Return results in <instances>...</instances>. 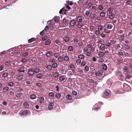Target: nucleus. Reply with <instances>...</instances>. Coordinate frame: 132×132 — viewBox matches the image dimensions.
<instances>
[{
	"mask_svg": "<svg viewBox=\"0 0 132 132\" xmlns=\"http://www.w3.org/2000/svg\"><path fill=\"white\" fill-rule=\"evenodd\" d=\"M123 87L126 90L129 92L131 90V89L129 86L126 84L123 85Z\"/></svg>",
	"mask_w": 132,
	"mask_h": 132,
	"instance_id": "1",
	"label": "nucleus"
},
{
	"mask_svg": "<svg viewBox=\"0 0 132 132\" xmlns=\"http://www.w3.org/2000/svg\"><path fill=\"white\" fill-rule=\"evenodd\" d=\"M34 73V71L32 69H29L28 71V74L30 76H33Z\"/></svg>",
	"mask_w": 132,
	"mask_h": 132,
	"instance_id": "2",
	"label": "nucleus"
},
{
	"mask_svg": "<svg viewBox=\"0 0 132 132\" xmlns=\"http://www.w3.org/2000/svg\"><path fill=\"white\" fill-rule=\"evenodd\" d=\"M103 71L102 70H100L97 71L95 73V75L97 76H101L103 73Z\"/></svg>",
	"mask_w": 132,
	"mask_h": 132,
	"instance_id": "3",
	"label": "nucleus"
},
{
	"mask_svg": "<svg viewBox=\"0 0 132 132\" xmlns=\"http://www.w3.org/2000/svg\"><path fill=\"white\" fill-rule=\"evenodd\" d=\"M76 20L74 19H73L70 21L69 23V25L71 26H73L76 24Z\"/></svg>",
	"mask_w": 132,
	"mask_h": 132,
	"instance_id": "4",
	"label": "nucleus"
},
{
	"mask_svg": "<svg viewBox=\"0 0 132 132\" xmlns=\"http://www.w3.org/2000/svg\"><path fill=\"white\" fill-rule=\"evenodd\" d=\"M84 17L81 16H78L76 17V20L77 22H82Z\"/></svg>",
	"mask_w": 132,
	"mask_h": 132,
	"instance_id": "5",
	"label": "nucleus"
},
{
	"mask_svg": "<svg viewBox=\"0 0 132 132\" xmlns=\"http://www.w3.org/2000/svg\"><path fill=\"white\" fill-rule=\"evenodd\" d=\"M68 20L65 18H64L63 19L62 24L64 25L65 26H66L68 24Z\"/></svg>",
	"mask_w": 132,
	"mask_h": 132,
	"instance_id": "6",
	"label": "nucleus"
},
{
	"mask_svg": "<svg viewBox=\"0 0 132 132\" xmlns=\"http://www.w3.org/2000/svg\"><path fill=\"white\" fill-rule=\"evenodd\" d=\"M115 75L119 77H121L122 76V75L120 71H116L115 72Z\"/></svg>",
	"mask_w": 132,
	"mask_h": 132,
	"instance_id": "7",
	"label": "nucleus"
},
{
	"mask_svg": "<svg viewBox=\"0 0 132 132\" xmlns=\"http://www.w3.org/2000/svg\"><path fill=\"white\" fill-rule=\"evenodd\" d=\"M29 112L26 110L22 111L20 113V114L21 115L26 116L28 114Z\"/></svg>",
	"mask_w": 132,
	"mask_h": 132,
	"instance_id": "8",
	"label": "nucleus"
},
{
	"mask_svg": "<svg viewBox=\"0 0 132 132\" xmlns=\"http://www.w3.org/2000/svg\"><path fill=\"white\" fill-rule=\"evenodd\" d=\"M39 101L40 104H42L44 103V98L43 96L40 97L39 98Z\"/></svg>",
	"mask_w": 132,
	"mask_h": 132,
	"instance_id": "9",
	"label": "nucleus"
},
{
	"mask_svg": "<svg viewBox=\"0 0 132 132\" xmlns=\"http://www.w3.org/2000/svg\"><path fill=\"white\" fill-rule=\"evenodd\" d=\"M54 106V104L52 102H51L49 103L48 106V109L51 110L53 109Z\"/></svg>",
	"mask_w": 132,
	"mask_h": 132,
	"instance_id": "10",
	"label": "nucleus"
},
{
	"mask_svg": "<svg viewBox=\"0 0 132 132\" xmlns=\"http://www.w3.org/2000/svg\"><path fill=\"white\" fill-rule=\"evenodd\" d=\"M53 54V53L51 51H48L46 52V56L47 57H50Z\"/></svg>",
	"mask_w": 132,
	"mask_h": 132,
	"instance_id": "11",
	"label": "nucleus"
},
{
	"mask_svg": "<svg viewBox=\"0 0 132 132\" xmlns=\"http://www.w3.org/2000/svg\"><path fill=\"white\" fill-rule=\"evenodd\" d=\"M77 26L79 28H81L83 26V24L82 22H77Z\"/></svg>",
	"mask_w": 132,
	"mask_h": 132,
	"instance_id": "12",
	"label": "nucleus"
},
{
	"mask_svg": "<svg viewBox=\"0 0 132 132\" xmlns=\"http://www.w3.org/2000/svg\"><path fill=\"white\" fill-rule=\"evenodd\" d=\"M95 14L94 13L91 12L90 14L89 17L92 20H94Z\"/></svg>",
	"mask_w": 132,
	"mask_h": 132,
	"instance_id": "13",
	"label": "nucleus"
},
{
	"mask_svg": "<svg viewBox=\"0 0 132 132\" xmlns=\"http://www.w3.org/2000/svg\"><path fill=\"white\" fill-rule=\"evenodd\" d=\"M36 38L34 37H33L31 39H29L28 40V43H31L35 41L36 40Z\"/></svg>",
	"mask_w": 132,
	"mask_h": 132,
	"instance_id": "14",
	"label": "nucleus"
},
{
	"mask_svg": "<svg viewBox=\"0 0 132 132\" xmlns=\"http://www.w3.org/2000/svg\"><path fill=\"white\" fill-rule=\"evenodd\" d=\"M123 69L124 71V72L125 74L127 73L129 71L128 70L126 67H124L123 68Z\"/></svg>",
	"mask_w": 132,
	"mask_h": 132,
	"instance_id": "15",
	"label": "nucleus"
},
{
	"mask_svg": "<svg viewBox=\"0 0 132 132\" xmlns=\"http://www.w3.org/2000/svg\"><path fill=\"white\" fill-rule=\"evenodd\" d=\"M23 106L25 108H27L29 107V104L27 102H24L23 104Z\"/></svg>",
	"mask_w": 132,
	"mask_h": 132,
	"instance_id": "16",
	"label": "nucleus"
},
{
	"mask_svg": "<svg viewBox=\"0 0 132 132\" xmlns=\"http://www.w3.org/2000/svg\"><path fill=\"white\" fill-rule=\"evenodd\" d=\"M109 95V93L107 91H104L103 93V96L105 98L106 97L105 96H108Z\"/></svg>",
	"mask_w": 132,
	"mask_h": 132,
	"instance_id": "17",
	"label": "nucleus"
},
{
	"mask_svg": "<svg viewBox=\"0 0 132 132\" xmlns=\"http://www.w3.org/2000/svg\"><path fill=\"white\" fill-rule=\"evenodd\" d=\"M66 11V10L65 9H64L63 8L61 9L59 12V13L60 14H63V13H65Z\"/></svg>",
	"mask_w": 132,
	"mask_h": 132,
	"instance_id": "18",
	"label": "nucleus"
},
{
	"mask_svg": "<svg viewBox=\"0 0 132 132\" xmlns=\"http://www.w3.org/2000/svg\"><path fill=\"white\" fill-rule=\"evenodd\" d=\"M105 14L104 12L102 11L100 13V15L101 17L104 18L105 16Z\"/></svg>",
	"mask_w": 132,
	"mask_h": 132,
	"instance_id": "19",
	"label": "nucleus"
},
{
	"mask_svg": "<svg viewBox=\"0 0 132 132\" xmlns=\"http://www.w3.org/2000/svg\"><path fill=\"white\" fill-rule=\"evenodd\" d=\"M37 97L36 96L35 94H32L30 95L29 98L33 100L35 99Z\"/></svg>",
	"mask_w": 132,
	"mask_h": 132,
	"instance_id": "20",
	"label": "nucleus"
},
{
	"mask_svg": "<svg viewBox=\"0 0 132 132\" xmlns=\"http://www.w3.org/2000/svg\"><path fill=\"white\" fill-rule=\"evenodd\" d=\"M98 55L100 57H103L104 56V53L102 52H100L98 53Z\"/></svg>",
	"mask_w": 132,
	"mask_h": 132,
	"instance_id": "21",
	"label": "nucleus"
},
{
	"mask_svg": "<svg viewBox=\"0 0 132 132\" xmlns=\"http://www.w3.org/2000/svg\"><path fill=\"white\" fill-rule=\"evenodd\" d=\"M102 67L103 69L104 70H106L107 69V65L105 64H104L102 65Z\"/></svg>",
	"mask_w": 132,
	"mask_h": 132,
	"instance_id": "22",
	"label": "nucleus"
},
{
	"mask_svg": "<svg viewBox=\"0 0 132 132\" xmlns=\"http://www.w3.org/2000/svg\"><path fill=\"white\" fill-rule=\"evenodd\" d=\"M59 73L58 72H55L53 75V77L54 78H56L59 76Z\"/></svg>",
	"mask_w": 132,
	"mask_h": 132,
	"instance_id": "23",
	"label": "nucleus"
},
{
	"mask_svg": "<svg viewBox=\"0 0 132 132\" xmlns=\"http://www.w3.org/2000/svg\"><path fill=\"white\" fill-rule=\"evenodd\" d=\"M51 43V40L49 39H48L45 43V44L46 45H50Z\"/></svg>",
	"mask_w": 132,
	"mask_h": 132,
	"instance_id": "24",
	"label": "nucleus"
},
{
	"mask_svg": "<svg viewBox=\"0 0 132 132\" xmlns=\"http://www.w3.org/2000/svg\"><path fill=\"white\" fill-rule=\"evenodd\" d=\"M122 47L126 49H129L130 48V46L124 44L123 46H122Z\"/></svg>",
	"mask_w": 132,
	"mask_h": 132,
	"instance_id": "25",
	"label": "nucleus"
},
{
	"mask_svg": "<svg viewBox=\"0 0 132 132\" xmlns=\"http://www.w3.org/2000/svg\"><path fill=\"white\" fill-rule=\"evenodd\" d=\"M66 97L68 100H71L72 99L71 96L69 94H68L66 96Z\"/></svg>",
	"mask_w": 132,
	"mask_h": 132,
	"instance_id": "26",
	"label": "nucleus"
},
{
	"mask_svg": "<svg viewBox=\"0 0 132 132\" xmlns=\"http://www.w3.org/2000/svg\"><path fill=\"white\" fill-rule=\"evenodd\" d=\"M113 9L111 7H109L108 10V11L109 14L111 13L112 12Z\"/></svg>",
	"mask_w": 132,
	"mask_h": 132,
	"instance_id": "27",
	"label": "nucleus"
},
{
	"mask_svg": "<svg viewBox=\"0 0 132 132\" xmlns=\"http://www.w3.org/2000/svg\"><path fill=\"white\" fill-rule=\"evenodd\" d=\"M63 39L65 41L67 42L69 40V38L68 36H65L64 37Z\"/></svg>",
	"mask_w": 132,
	"mask_h": 132,
	"instance_id": "28",
	"label": "nucleus"
},
{
	"mask_svg": "<svg viewBox=\"0 0 132 132\" xmlns=\"http://www.w3.org/2000/svg\"><path fill=\"white\" fill-rule=\"evenodd\" d=\"M43 76V75L41 73H39L38 74L36 75V77L39 79H40L42 78Z\"/></svg>",
	"mask_w": 132,
	"mask_h": 132,
	"instance_id": "29",
	"label": "nucleus"
},
{
	"mask_svg": "<svg viewBox=\"0 0 132 132\" xmlns=\"http://www.w3.org/2000/svg\"><path fill=\"white\" fill-rule=\"evenodd\" d=\"M56 97L57 98H59L61 96V94L60 93H57L55 95Z\"/></svg>",
	"mask_w": 132,
	"mask_h": 132,
	"instance_id": "30",
	"label": "nucleus"
},
{
	"mask_svg": "<svg viewBox=\"0 0 132 132\" xmlns=\"http://www.w3.org/2000/svg\"><path fill=\"white\" fill-rule=\"evenodd\" d=\"M113 27V25L111 24H108L106 25V28L107 29H111Z\"/></svg>",
	"mask_w": 132,
	"mask_h": 132,
	"instance_id": "31",
	"label": "nucleus"
},
{
	"mask_svg": "<svg viewBox=\"0 0 132 132\" xmlns=\"http://www.w3.org/2000/svg\"><path fill=\"white\" fill-rule=\"evenodd\" d=\"M23 76L22 75H19L17 79L19 80H21L23 79Z\"/></svg>",
	"mask_w": 132,
	"mask_h": 132,
	"instance_id": "32",
	"label": "nucleus"
},
{
	"mask_svg": "<svg viewBox=\"0 0 132 132\" xmlns=\"http://www.w3.org/2000/svg\"><path fill=\"white\" fill-rule=\"evenodd\" d=\"M81 62V60L80 59H78L76 61V62L77 65H80Z\"/></svg>",
	"mask_w": 132,
	"mask_h": 132,
	"instance_id": "33",
	"label": "nucleus"
},
{
	"mask_svg": "<svg viewBox=\"0 0 132 132\" xmlns=\"http://www.w3.org/2000/svg\"><path fill=\"white\" fill-rule=\"evenodd\" d=\"M26 83L27 84H30L31 83V79H26Z\"/></svg>",
	"mask_w": 132,
	"mask_h": 132,
	"instance_id": "34",
	"label": "nucleus"
},
{
	"mask_svg": "<svg viewBox=\"0 0 132 132\" xmlns=\"http://www.w3.org/2000/svg\"><path fill=\"white\" fill-rule=\"evenodd\" d=\"M54 42L56 44H57L58 45H60L61 44V43L60 42V41L58 39H56L54 41Z\"/></svg>",
	"mask_w": 132,
	"mask_h": 132,
	"instance_id": "35",
	"label": "nucleus"
},
{
	"mask_svg": "<svg viewBox=\"0 0 132 132\" xmlns=\"http://www.w3.org/2000/svg\"><path fill=\"white\" fill-rule=\"evenodd\" d=\"M59 62H62L63 60V58L62 56H59L58 59Z\"/></svg>",
	"mask_w": 132,
	"mask_h": 132,
	"instance_id": "36",
	"label": "nucleus"
},
{
	"mask_svg": "<svg viewBox=\"0 0 132 132\" xmlns=\"http://www.w3.org/2000/svg\"><path fill=\"white\" fill-rule=\"evenodd\" d=\"M73 47L72 46H71V45L69 46L68 47V50L70 51H72L73 50Z\"/></svg>",
	"mask_w": 132,
	"mask_h": 132,
	"instance_id": "37",
	"label": "nucleus"
},
{
	"mask_svg": "<svg viewBox=\"0 0 132 132\" xmlns=\"http://www.w3.org/2000/svg\"><path fill=\"white\" fill-rule=\"evenodd\" d=\"M130 52H131L130 51H128L127 52L125 53V56L127 57L131 56H130V54L129 53Z\"/></svg>",
	"mask_w": 132,
	"mask_h": 132,
	"instance_id": "38",
	"label": "nucleus"
},
{
	"mask_svg": "<svg viewBox=\"0 0 132 132\" xmlns=\"http://www.w3.org/2000/svg\"><path fill=\"white\" fill-rule=\"evenodd\" d=\"M69 59V57L67 56H65L64 57V60L65 61H68Z\"/></svg>",
	"mask_w": 132,
	"mask_h": 132,
	"instance_id": "39",
	"label": "nucleus"
},
{
	"mask_svg": "<svg viewBox=\"0 0 132 132\" xmlns=\"http://www.w3.org/2000/svg\"><path fill=\"white\" fill-rule=\"evenodd\" d=\"M100 48L102 50H104L105 49V46L103 44H102L100 46Z\"/></svg>",
	"mask_w": 132,
	"mask_h": 132,
	"instance_id": "40",
	"label": "nucleus"
},
{
	"mask_svg": "<svg viewBox=\"0 0 132 132\" xmlns=\"http://www.w3.org/2000/svg\"><path fill=\"white\" fill-rule=\"evenodd\" d=\"M84 57V55L83 54H80L78 55V58L81 59H83Z\"/></svg>",
	"mask_w": 132,
	"mask_h": 132,
	"instance_id": "41",
	"label": "nucleus"
},
{
	"mask_svg": "<svg viewBox=\"0 0 132 132\" xmlns=\"http://www.w3.org/2000/svg\"><path fill=\"white\" fill-rule=\"evenodd\" d=\"M9 89V88L8 87H4L3 89V91L4 92H6Z\"/></svg>",
	"mask_w": 132,
	"mask_h": 132,
	"instance_id": "42",
	"label": "nucleus"
},
{
	"mask_svg": "<svg viewBox=\"0 0 132 132\" xmlns=\"http://www.w3.org/2000/svg\"><path fill=\"white\" fill-rule=\"evenodd\" d=\"M48 95L50 96L53 97H54V93L51 92L49 93Z\"/></svg>",
	"mask_w": 132,
	"mask_h": 132,
	"instance_id": "43",
	"label": "nucleus"
},
{
	"mask_svg": "<svg viewBox=\"0 0 132 132\" xmlns=\"http://www.w3.org/2000/svg\"><path fill=\"white\" fill-rule=\"evenodd\" d=\"M55 60L52 57L49 60V61L51 62L54 63L55 62Z\"/></svg>",
	"mask_w": 132,
	"mask_h": 132,
	"instance_id": "44",
	"label": "nucleus"
},
{
	"mask_svg": "<svg viewBox=\"0 0 132 132\" xmlns=\"http://www.w3.org/2000/svg\"><path fill=\"white\" fill-rule=\"evenodd\" d=\"M59 80H60L61 81H64L65 79V78L64 76H61L59 77Z\"/></svg>",
	"mask_w": 132,
	"mask_h": 132,
	"instance_id": "45",
	"label": "nucleus"
},
{
	"mask_svg": "<svg viewBox=\"0 0 132 132\" xmlns=\"http://www.w3.org/2000/svg\"><path fill=\"white\" fill-rule=\"evenodd\" d=\"M102 29H103V27L102 25H100L98 26V30H99V31L101 30H102Z\"/></svg>",
	"mask_w": 132,
	"mask_h": 132,
	"instance_id": "46",
	"label": "nucleus"
},
{
	"mask_svg": "<svg viewBox=\"0 0 132 132\" xmlns=\"http://www.w3.org/2000/svg\"><path fill=\"white\" fill-rule=\"evenodd\" d=\"M58 17L55 16L54 17V21L55 22H57L59 21V20L58 19Z\"/></svg>",
	"mask_w": 132,
	"mask_h": 132,
	"instance_id": "47",
	"label": "nucleus"
},
{
	"mask_svg": "<svg viewBox=\"0 0 132 132\" xmlns=\"http://www.w3.org/2000/svg\"><path fill=\"white\" fill-rule=\"evenodd\" d=\"M116 43V41L114 40H113L112 39L111 40L110 44L111 45L115 44Z\"/></svg>",
	"mask_w": 132,
	"mask_h": 132,
	"instance_id": "48",
	"label": "nucleus"
},
{
	"mask_svg": "<svg viewBox=\"0 0 132 132\" xmlns=\"http://www.w3.org/2000/svg\"><path fill=\"white\" fill-rule=\"evenodd\" d=\"M60 54L57 52L56 53L54 54V56L55 58H57Z\"/></svg>",
	"mask_w": 132,
	"mask_h": 132,
	"instance_id": "49",
	"label": "nucleus"
},
{
	"mask_svg": "<svg viewBox=\"0 0 132 132\" xmlns=\"http://www.w3.org/2000/svg\"><path fill=\"white\" fill-rule=\"evenodd\" d=\"M57 66V64L56 63H54L52 65V67L53 68H56Z\"/></svg>",
	"mask_w": 132,
	"mask_h": 132,
	"instance_id": "50",
	"label": "nucleus"
},
{
	"mask_svg": "<svg viewBox=\"0 0 132 132\" xmlns=\"http://www.w3.org/2000/svg\"><path fill=\"white\" fill-rule=\"evenodd\" d=\"M103 7L102 5H98V8L100 10H102L103 9Z\"/></svg>",
	"mask_w": 132,
	"mask_h": 132,
	"instance_id": "51",
	"label": "nucleus"
},
{
	"mask_svg": "<svg viewBox=\"0 0 132 132\" xmlns=\"http://www.w3.org/2000/svg\"><path fill=\"white\" fill-rule=\"evenodd\" d=\"M39 69L38 68H35L34 70V72L35 73H38L39 71Z\"/></svg>",
	"mask_w": 132,
	"mask_h": 132,
	"instance_id": "52",
	"label": "nucleus"
},
{
	"mask_svg": "<svg viewBox=\"0 0 132 132\" xmlns=\"http://www.w3.org/2000/svg\"><path fill=\"white\" fill-rule=\"evenodd\" d=\"M114 16V13H112L109 15V17L110 19H112Z\"/></svg>",
	"mask_w": 132,
	"mask_h": 132,
	"instance_id": "53",
	"label": "nucleus"
},
{
	"mask_svg": "<svg viewBox=\"0 0 132 132\" xmlns=\"http://www.w3.org/2000/svg\"><path fill=\"white\" fill-rule=\"evenodd\" d=\"M28 55V52H26L24 53H23L22 55V56L24 57H25L27 55Z\"/></svg>",
	"mask_w": 132,
	"mask_h": 132,
	"instance_id": "54",
	"label": "nucleus"
},
{
	"mask_svg": "<svg viewBox=\"0 0 132 132\" xmlns=\"http://www.w3.org/2000/svg\"><path fill=\"white\" fill-rule=\"evenodd\" d=\"M100 32L99 30H97L95 32V34L97 35H98L100 34Z\"/></svg>",
	"mask_w": 132,
	"mask_h": 132,
	"instance_id": "55",
	"label": "nucleus"
},
{
	"mask_svg": "<svg viewBox=\"0 0 132 132\" xmlns=\"http://www.w3.org/2000/svg\"><path fill=\"white\" fill-rule=\"evenodd\" d=\"M8 75V73L7 72H4L2 76L3 77H6Z\"/></svg>",
	"mask_w": 132,
	"mask_h": 132,
	"instance_id": "56",
	"label": "nucleus"
},
{
	"mask_svg": "<svg viewBox=\"0 0 132 132\" xmlns=\"http://www.w3.org/2000/svg\"><path fill=\"white\" fill-rule=\"evenodd\" d=\"M8 85L9 86H12L13 85V83L12 82H10L8 83Z\"/></svg>",
	"mask_w": 132,
	"mask_h": 132,
	"instance_id": "57",
	"label": "nucleus"
},
{
	"mask_svg": "<svg viewBox=\"0 0 132 132\" xmlns=\"http://www.w3.org/2000/svg\"><path fill=\"white\" fill-rule=\"evenodd\" d=\"M125 36H124L121 35L120 36V39L121 41H123L124 40V39L125 38Z\"/></svg>",
	"mask_w": 132,
	"mask_h": 132,
	"instance_id": "58",
	"label": "nucleus"
},
{
	"mask_svg": "<svg viewBox=\"0 0 132 132\" xmlns=\"http://www.w3.org/2000/svg\"><path fill=\"white\" fill-rule=\"evenodd\" d=\"M52 66L50 65H48L46 67V68L48 69L51 70Z\"/></svg>",
	"mask_w": 132,
	"mask_h": 132,
	"instance_id": "59",
	"label": "nucleus"
},
{
	"mask_svg": "<svg viewBox=\"0 0 132 132\" xmlns=\"http://www.w3.org/2000/svg\"><path fill=\"white\" fill-rule=\"evenodd\" d=\"M89 29H90V31H92V30H93L95 28V27L93 26H90L89 27Z\"/></svg>",
	"mask_w": 132,
	"mask_h": 132,
	"instance_id": "60",
	"label": "nucleus"
},
{
	"mask_svg": "<svg viewBox=\"0 0 132 132\" xmlns=\"http://www.w3.org/2000/svg\"><path fill=\"white\" fill-rule=\"evenodd\" d=\"M78 45L79 47H82L83 45V43L82 42H79L78 43Z\"/></svg>",
	"mask_w": 132,
	"mask_h": 132,
	"instance_id": "61",
	"label": "nucleus"
},
{
	"mask_svg": "<svg viewBox=\"0 0 132 132\" xmlns=\"http://www.w3.org/2000/svg\"><path fill=\"white\" fill-rule=\"evenodd\" d=\"M47 36H44L42 37V40L43 41H44L47 39Z\"/></svg>",
	"mask_w": 132,
	"mask_h": 132,
	"instance_id": "62",
	"label": "nucleus"
},
{
	"mask_svg": "<svg viewBox=\"0 0 132 132\" xmlns=\"http://www.w3.org/2000/svg\"><path fill=\"white\" fill-rule=\"evenodd\" d=\"M67 3L68 4L70 5H73V3L71 1H67Z\"/></svg>",
	"mask_w": 132,
	"mask_h": 132,
	"instance_id": "63",
	"label": "nucleus"
},
{
	"mask_svg": "<svg viewBox=\"0 0 132 132\" xmlns=\"http://www.w3.org/2000/svg\"><path fill=\"white\" fill-rule=\"evenodd\" d=\"M72 93L73 95L75 96L77 94V92L75 90H72Z\"/></svg>",
	"mask_w": 132,
	"mask_h": 132,
	"instance_id": "64",
	"label": "nucleus"
}]
</instances>
